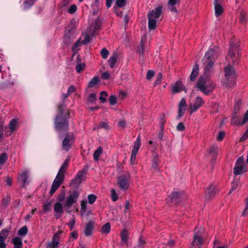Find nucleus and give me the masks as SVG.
<instances>
[{
    "mask_svg": "<svg viewBox=\"0 0 248 248\" xmlns=\"http://www.w3.org/2000/svg\"><path fill=\"white\" fill-rule=\"evenodd\" d=\"M125 4V0H116V5L119 7H124Z\"/></svg>",
    "mask_w": 248,
    "mask_h": 248,
    "instance_id": "3c124183",
    "label": "nucleus"
},
{
    "mask_svg": "<svg viewBox=\"0 0 248 248\" xmlns=\"http://www.w3.org/2000/svg\"><path fill=\"white\" fill-rule=\"evenodd\" d=\"M248 121V110L244 115V118H242L239 116H234L232 120V123L236 125H243Z\"/></svg>",
    "mask_w": 248,
    "mask_h": 248,
    "instance_id": "2eb2a0df",
    "label": "nucleus"
},
{
    "mask_svg": "<svg viewBox=\"0 0 248 248\" xmlns=\"http://www.w3.org/2000/svg\"><path fill=\"white\" fill-rule=\"evenodd\" d=\"M78 234L77 232H73L70 237V240H72V239H75L78 238Z\"/></svg>",
    "mask_w": 248,
    "mask_h": 248,
    "instance_id": "69168bd1",
    "label": "nucleus"
},
{
    "mask_svg": "<svg viewBox=\"0 0 248 248\" xmlns=\"http://www.w3.org/2000/svg\"><path fill=\"white\" fill-rule=\"evenodd\" d=\"M239 183L238 180H236L232 184V187L229 191V194L231 193L233 190L236 189Z\"/></svg>",
    "mask_w": 248,
    "mask_h": 248,
    "instance_id": "6e6d98bb",
    "label": "nucleus"
},
{
    "mask_svg": "<svg viewBox=\"0 0 248 248\" xmlns=\"http://www.w3.org/2000/svg\"><path fill=\"white\" fill-rule=\"evenodd\" d=\"M101 55L102 57L106 59L107 58L108 55L109 54L108 50L106 48H103L101 52H100Z\"/></svg>",
    "mask_w": 248,
    "mask_h": 248,
    "instance_id": "c03bdc74",
    "label": "nucleus"
},
{
    "mask_svg": "<svg viewBox=\"0 0 248 248\" xmlns=\"http://www.w3.org/2000/svg\"><path fill=\"white\" fill-rule=\"evenodd\" d=\"M85 171L83 170L79 171L76 175L75 179L72 181V185L78 187L80 184L84 180L85 176Z\"/></svg>",
    "mask_w": 248,
    "mask_h": 248,
    "instance_id": "f8f14e48",
    "label": "nucleus"
},
{
    "mask_svg": "<svg viewBox=\"0 0 248 248\" xmlns=\"http://www.w3.org/2000/svg\"><path fill=\"white\" fill-rule=\"evenodd\" d=\"M146 245L145 241L142 237L139 239L137 245L134 248H144Z\"/></svg>",
    "mask_w": 248,
    "mask_h": 248,
    "instance_id": "c9c22d12",
    "label": "nucleus"
},
{
    "mask_svg": "<svg viewBox=\"0 0 248 248\" xmlns=\"http://www.w3.org/2000/svg\"><path fill=\"white\" fill-rule=\"evenodd\" d=\"M148 18V28L149 30H155L156 26V22L157 20L152 18L151 17Z\"/></svg>",
    "mask_w": 248,
    "mask_h": 248,
    "instance_id": "7c9ffc66",
    "label": "nucleus"
},
{
    "mask_svg": "<svg viewBox=\"0 0 248 248\" xmlns=\"http://www.w3.org/2000/svg\"><path fill=\"white\" fill-rule=\"evenodd\" d=\"M162 6L159 5L155 8V9L149 11L148 13V17H151L152 18L158 20L162 14Z\"/></svg>",
    "mask_w": 248,
    "mask_h": 248,
    "instance_id": "4468645a",
    "label": "nucleus"
},
{
    "mask_svg": "<svg viewBox=\"0 0 248 248\" xmlns=\"http://www.w3.org/2000/svg\"><path fill=\"white\" fill-rule=\"evenodd\" d=\"M178 2V0H169V8L171 11L176 12V9L174 5Z\"/></svg>",
    "mask_w": 248,
    "mask_h": 248,
    "instance_id": "f704fd0d",
    "label": "nucleus"
},
{
    "mask_svg": "<svg viewBox=\"0 0 248 248\" xmlns=\"http://www.w3.org/2000/svg\"><path fill=\"white\" fill-rule=\"evenodd\" d=\"M206 199H211L215 194V187L213 185H210V186L206 190Z\"/></svg>",
    "mask_w": 248,
    "mask_h": 248,
    "instance_id": "5701e85b",
    "label": "nucleus"
},
{
    "mask_svg": "<svg viewBox=\"0 0 248 248\" xmlns=\"http://www.w3.org/2000/svg\"><path fill=\"white\" fill-rule=\"evenodd\" d=\"M100 27V23L98 20L96 19L89 23L86 31L84 33V39L82 41L83 44H87L90 42L93 36L95 34L96 31Z\"/></svg>",
    "mask_w": 248,
    "mask_h": 248,
    "instance_id": "7ed1b4c3",
    "label": "nucleus"
},
{
    "mask_svg": "<svg viewBox=\"0 0 248 248\" xmlns=\"http://www.w3.org/2000/svg\"><path fill=\"white\" fill-rule=\"evenodd\" d=\"M218 48L214 46L208 50L203 59L205 72L198 79L196 87L205 94L211 93L215 87V84L208 78V77L214 62L218 56Z\"/></svg>",
    "mask_w": 248,
    "mask_h": 248,
    "instance_id": "f257e3e1",
    "label": "nucleus"
},
{
    "mask_svg": "<svg viewBox=\"0 0 248 248\" xmlns=\"http://www.w3.org/2000/svg\"><path fill=\"white\" fill-rule=\"evenodd\" d=\"M99 100L102 102L104 103L106 101V97L108 96V93L105 91H102L100 93Z\"/></svg>",
    "mask_w": 248,
    "mask_h": 248,
    "instance_id": "a19ab883",
    "label": "nucleus"
},
{
    "mask_svg": "<svg viewBox=\"0 0 248 248\" xmlns=\"http://www.w3.org/2000/svg\"><path fill=\"white\" fill-rule=\"evenodd\" d=\"M238 47L239 45L237 41L231 42L229 54L227 57L229 63L235 64L238 62L239 60Z\"/></svg>",
    "mask_w": 248,
    "mask_h": 248,
    "instance_id": "20e7f679",
    "label": "nucleus"
},
{
    "mask_svg": "<svg viewBox=\"0 0 248 248\" xmlns=\"http://www.w3.org/2000/svg\"><path fill=\"white\" fill-rule=\"evenodd\" d=\"M118 184L121 190H126L130 186V176L129 175L120 176L118 179Z\"/></svg>",
    "mask_w": 248,
    "mask_h": 248,
    "instance_id": "0eeeda50",
    "label": "nucleus"
},
{
    "mask_svg": "<svg viewBox=\"0 0 248 248\" xmlns=\"http://www.w3.org/2000/svg\"><path fill=\"white\" fill-rule=\"evenodd\" d=\"M155 75V72L153 70H148L147 75L146 78L148 80H151Z\"/></svg>",
    "mask_w": 248,
    "mask_h": 248,
    "instance_id": "8fccbe9b",
    "label": "nucleus"
},
{
    "mask_svg": "<svg viewBox=\"0 0 248 248\" xmlns=\"http://www.w3.org/2000/svg\"><path fill=\"white\" fill-rule=\"evenodd\" d=\"M93 223L92 222H88L85 227L84 233L86 236H90L92 234L93 231Z\"/></svg>",
    "mask_w": 248,
    "mask_h": 248,
    "instance_id": "cd10ccee",
    "label": "nucleus"
},
{
    "mask_svg": "<svg viewBox=\"0 0 248 248\" xmlns=\"http://www.w3.org/2000/svg\"><path fill=\"white\" fill-rule=\"evenodd\" d=\"M121 238L122 242L123 243L128 245V240L129 238V233L128 231L124 229L121 233Z\"/></svg>",
    "mask_w": 248,
    "mask_h": 248,
    "instance_id": "c85d7f7f",
    "label": "nucleus"
},
{
    "mask_svg": "<svg viewBox=\"0 0 248 248\" xmlns=\"http://www.w3.org/2000/svg\"><path fill=\"white\" fill-rule=\"evenodd\" d=\"M56 238V237H53L52 241L47 244L46 248H58L60 239Z\"/></svg>",
    "mask_w": 248,
    "mask_h": 248,
    "instance_id": "c756f323",
    "label": "nucleus"
},
{
    "mask_svg": "<svg viewBox=\"0 0 248 248\" xmlns=\"http://www.w3.org/2000/svg\"><path fill=\"white\" fill-rule=\"evenodd\" d=\"M224 10L220 4H215V15L217 17L220 16L223 12Z\"/></svg>",
    "mask_w": 248,
    "mask_h": 248,
    "instance_id": "473e14b6",
    "label": "nucleus"
},
{
    "mask_svg": "<svg viewBox=\"0 0 248 248\" xmlns=\"http://www.w3.org/2000/svg\"><path fill=\"white\" fill-rule=\"evenodd\" d=\"M28 232V228L26 226H23L19 229L18 234L20 236H25Z\"/></svg>",
    "mask_w": 248,
    "mask_h": 248,
    "instance_id": "ea45409f",
    "label": "nucleus"
},
{
    "mask_svg": "<svg viewBox=\"0 0 248 248\" xmlns=\"http://www.w3.org/2000/svg\"><path fill=\"white\" fill-rule=\"evenodd\" d=\"M99 128H104L106 129L109 128V125L108 122H101L99 126Z\"/></svg>",
    "mask_w": 248,
    "mask_h": 248,
    "instance_id": "864d4df0",
    "label": "nucleus"
},
{
    "mask_svg": "<svg viewBox=\"0 0 248 248\" xmlns=\"http://www.w3.org/2000/svg\"><path fill=\"white\" fill-rule=\"evenodd\" d=\"M75 91H76L75 87L73 85L70 86L68 89V91H67L68 94L70 95L72 93L75 92Z\"/></svg>",
    "mask_w": 248,
    "mask_h": 248,
    "instance_id": "0e129e2a",
    "label": "nucleus"
},
{
    "mask_svg": "<svg viewBox=\"0 0 248 248\" xmlns=\"http://www.w3.org/2000/svg\"><path fill=\"white\" fill-rule=\"evenodd\" d=\"M203 230L202 229L200 232H198L197 229H196L195 234L193 236V241L192 245L193 246H201L202 244L203 238L201 234L203 233Z\"/></svg>",
    "mask_w": 248,
    "mask_h": 248,
    "instance_id": "ddd939ff",
    "label": "nucleus"
},
{
    "mask_svg": "<svg viewBox=\"0 0 248 248\" xmlns=\"http://www.w3.org/2000/svg\"><path fill=\"white\" fill-rule=\"evenodd\" d=\"M79 193L78 191H75L70 194L66 198L65 205L67 207H70L73 204L76 203L78 198Z\"/></svg>",
    "mask_w": 248,
    "mask_h": 248,
    "instance_id": "1a4fd4ad",
    "label": "nucleus"
},
{
    "mask_svg": "<svg viewBox=\"0 0 248 248\" xmlns=\"http://www.w3.org/2000/svg\"><path fill=\"white\" fill-rule=\"evenodd\" d=\"M245 203L246 207L244 210L242 212V215L244 216H246L248 215V196L245 200Z\"/></svg>",
    "mask_w": 248,
    "mask_h": 248,
    "instance_id": "a18cd8bd",
    "label": "nucleus"
},
{
    "mask_svg": "<svg viewBox=\"0 0 248 248\" xmlns=\"http://www.w3.org/2000/svg\"><path fill=\"white\" fill-rule=\"evenodd\" d=\"M64 177L57 175L51 186L50 194L52 195L61 186L63 182Z\"/></svg>",
    "mask_w": 248,
    "mask_h": 248,
    "instance_id": "f3484780",
    "label": "nucleus"
},
{
    "mask_svg": "<svg viewBox=\"0 0 248 248\" xmlns=\"http://www.w3.org/2000/svg\"><path fill=\"white\" fill-rule=\"evenodd\" d=\"M184 89V86L180 81H177L172 85V91L173 93H177Z\"/></svg>",
    "mask_w": 248,
    "mask_h": 248,
    "instance_id": "412c9836",
    "label": "nucleus"
},
{
    "mask_svg": "<svg viewBox=\"0 0 248 248\" xmlns=\"http://www.w3.org/2000/svg\"><path fill=\"white\" fill-rule=\"evenodd\" d=\"M111 192V196L112 198V200L114 202L116 201L118 199V196L117 194L116 193L115 189H112L110 190Z\"/></svg>",
    "mask_w": 248,
    "mask_h": 248,
    "instance_id": "49530a36",
    "label": "nucleus"
},
{
    "mask_svg": "<svg viewBox=\"0 0 248 248\" xmlns=\"http://www.w3.org/2000/svg\"><path fill=\"white\" fill-rule=\"evenodd\" d=\"M118 59V54L117 53H113L112 56L109 58L108 60V63L109 65L110 68H113L117 61Z\"/></svg>",
    "mask_w": 248,
    "mask_h": 248,
    "instance_id": "b1692460",
    "label": "nucleus"
},
{
    "mask_svg": "<svg viewBox=\"0 0 248 248\" xmlns=\"http://www.w3.org/2000/svg\"><path fill=\"white\" fill-rule=\"evenodd\" d=\"M96 196L94 194H90L88 196V202L93 204L96 200Z\"/></svg>",
    "mask_w": 248,
    "mask_h": 248,
    "instance_id": "79ce46f5",
    "label": "nucleus"
},
{
    "mask_svg": "<svg viewBox=\"0 0 248 248\" xmlns=\"http://www.w3.org/2000/svg\"><path fill=\"white\" fill-rule=\"evenodd\" d=\"M96 100V95L94 93H91L88 98V101L89 102L93 103Z\"/></svg>",
    "mask_w": 248,
    "mask_h": 248,
    "instance_id": "603ef678",
    "label": "nucleus"
},
{
    "mask_svg": "<svg viewBox=\"0 0 248 248\" xmlns=\"http://www.w3.org/2000/svg\"><path fill=\"white\" fill-rule=\"evenodd\" d=\"M143 45H144V42H143V40L142 38H141V47L139 49V52L140 53V55H143L144 54V52H143Z\"/></svg>",
    "mask_w": 248,
    "mask_h": 248,
    "instance_id": "680f3d73",
    "label": "nucleus"
},
{
    "mask_svg": "<svg viewBox=\"0 0 248 248\" xmlns=\"http://www.w3.org/2000/svg\"><path fill=\"white\" fill-rule=\"evenodd\" d=\"M110 231V225L109 223H107L103 226L101 232L103 233H108Z\"/></svg>",
    "mask_w": 248,
    "mask_h": 248,
    "instance_id": "4c0bfd02",
    "label": "nucleus"
},
{
    "mask_svg": "<svg viewBox=\"0 0 248 248\" xmlns=\"http://www.w3.org/2000/svg\"><path fill=\"white\" fill-rule=\"evenodd\" d=\"M176 129L178 131H182L184 130L185 129V127L184 126V124L182 122L179 123L176 127Z\"/></svg>",
    "mask_w": 248,
    "mask_h": 248,
    "instance_id": "bf43d9fd",
    "label": "nucleus"
},
{
    "mask_svg": "<svg viewBox=\"0 0 248 248\" xmlns=\"http://www.w3.org/2000/svg\"><path fill=\"white\" fill-rule=\"evenodd\" d=\"M36 0H24L23 8L24 9L29 8L31 6Z\"/></svg>",
    "mask_w": 248,
    "mask_h": 248,
    "instance_id": "58836bf2",
    "label": "nucleus"
},
{
    "mask_svg": "<svg viewBox=\"0 0 248 248\" xmlns=\"http://www.w3.org/2000/svg\"><path fill=\"white\" fill-rule=\"evenodd\" d=\"M18 127V121L17 119H13L11 120L9 124V127L5 128V133L7 136L11 135L14 131L16 130Z\"/></svg>",
    "mask_w": 248,
    "mask_h": 248,
    "instance_id": "9b49d317",
    "label": "nucleus"
},
{
    "mask_svg": "<svg viewBox=\"0 0 248 248\" xmlns=\"http://www.w3.org/2000/svg\"><path fill=\"white\" fill-rule=\"evenodd\" d=\"M85 68V64L84 63H78L76 66V71L78 73H80Z\"/></svg>",
    "mask_w": 248,
    "mask_h": 248,
    "instance_id": "37998d69",
    "label": "nucleus"
},
{
    "mask_svg": "<svg viewBox=\"0 0 248 248\" xmlns=\"http://www.w3.org/2000/svg\"><path fill=\"white\" fill-rule=\"evenodd\" d=\"M225 136V133L223 131H221L219 133L217 139L218 140H222Z\"/></svg>",
    "mask_w": 248,
    "mask_h": 248,
    "instance_id": "774afa93",
    "label": "nucleus"
},
{
    "mask_svg": "<svg viewBox=\"0 0 248 248\" xmlns=\"http://www.w3.org/2000/svg\"><path fill=\"white\" fill-rule=\"evenodd\" d=\"M50 203H47L43 205V211L44 212H48L50 210Z\"/></svg>",
    "mask_w": 248,
    "mask_h": 248,
    "instance_id": "4d7b16f0",
    "label": "nucleus"
},
{
    "mask_svg": "<svg viewBox=\"0 0 248 248\" xmlns=\"http://www.w3.org/2000/svg\"><path fill=\"white\" fill-rule=\"evenodd\" d=\"M77 9V8L76 5H72L68 9V12L70 14H73L76 11Z\"/></svg>",
    "mask_w": 248,
    "mask_h": 248,
    "instance_id": "052dcab7",
    "label": "nucleus"
},
{
    "mask_svg": "<svg viewBox=\"0 0 248 248\" xmlns=\"http://www.w3.org/2000/svg\"><path fill=\"white\" fill-rule=\"evenodd\" d=\"M73 141V138L72 136H67L62 142V149L65 151H68Z\"/></svg>",
    "mask_w": 248,
    "mask_h": 248,
    "instance_id": "6ab92c4d",
    "label": "nucleus"
},
{
    "mask_svg": "<svg viewBox=\"0 0 248 248\" xmlns=\"http://www.w3.org/2000/svg\"><path fill=\"white\" fill-rule=\"evenodd\" d=\"M14 245V248H22L23 243L22 239L19 237L14 238L12 241Z\"/></svg>",
    "mask_w": 248,
    "mask_h": 248,
    "instance_id": "393cba45",
    "label": "nucleus"
},
{
    "mask_svg": "<svg viewBox=\"0 0 248 248\" xmlns=\"http://www.w3.org/2000/svg\"><path fill=\"white\" fill-rule=\"evenodd\" d=\"M108 100L110 105H114L117 102V98L115 95H112L109 96Z\"/></svg>",
    "mask_w": 248,
    "mask_h": 248,
    "instance_id": "de8ad7c7",
    "label": "nucleus"
},
{
    "mask_svg": "<svg viewBox=\"0 0 248 248\" xmlns=\"http://www.w3.org/2000/svg\"><path fill=\"white\" fill-rule=\"evenodd\" d=\"M204 104L202 97H197L194 100L190 103L189 111L190 114L196 111Z\"/></svg>",
    "mask_w": 248,
    "mask_h": 248,
    "instance_id": "6e6552de",
    "label": "nucleus"
},
{
    "mask_svg": "<svg viewBox=\"0 0 248 248\" xmlns=\"http://www.w3.org/2000/svg\"><path fill=\"white\" fill-rule=\"evenodd\" d=\"M68 159H66L60 168L57 174L58 175L64 177L65 172L68 167Z\"/></svg>",
    "mask_w": 248,
    "mask_h": 248,
    "instance_id": "a878e982",
    "label": "nucleus"
},
{
    "mask_svg": "<svg viewBox=\"0 0 248 248\" xmlns=\"http://www.w3.org/2000/svg\"><path fill=\"white\" fill-rule=\"evenodd\" d=\"M199 68L198 64L194 65L192 72L190 76V80L191 81H195L199 75Z\"/></svg>",
    "mask_w": 248,
    "mask_h": 248,
    "instance_id": "4be33fe9",
    "label": "nucleus"
},
{
    "mask_svg": "<svg viewBox=\"0 0 248 248\" xmlns=\"http://www.w3.org/2000/svg\"><path fill=\"white\" fill-rule=\"evenodd\" d=\"M29 173V170L27 169L23 170L18 173L17 176L18 181L22 186H24L28 184Z\"/></svg>",
    "mask_w": 248,
    "mask_h": 248,
    "instance_id": "9d476101",
    "label": "nucleus"
},
{
    "mask_svg": "<svg viewBox=\"0 0 248 248\" xmlns=\"http://www.w3.org/2000/svg\"><path fill=\"white\" fill-rule=\"evenodd\" d=\"M75 220L74 219H72L69 222L68 225L70 227L71 230H72L73 229L75 225Z\"/></svg>",
    "mask_w": 248,
    "mask_h": 248,
    "instance_id": "338daca9",
    "label": "nucleus"
},
{
    "mask_svg": "<svg viewBox=\"0 0 248 248\" xmlns=\"http://www.w3.org/2000/svg\"><path fill=\"white\" fill-rule=\"evenodd\" d=\"M218 149V147L217 145H213L212 146L209 150V154L211 155L212 157H214L217 155V150Z\"/></svg>",
    "mask_w": 248,
    "mask_h": 248,
    "instance_id": "e433bc0d",
    "label": "nucleus"
},
{
    "mask_svg": "<svg viewBox=\"0 0 248 248\" xmlns=\"http://www.w3.org/2000/svg\"><path fill=\"white\" fill-rule=\"evenodd\" d=\"M100 82L99 78L98 76L94 77L89 83L88 87L93 88L98 84Z\"/></svg>",
    "mask_w": 248,
    "mask_h": 248,
    "instance_id": "2f4dec72",
    "label": "nucleus"
},
{
    "mask_svg": "<svg viewBox=\"0 0 248 248\" xmlns=\"http://www.w3.org/2000/svg\"><path fill=\"white\" fill-rule=\"evenodd\" d=\"M162 78V74L161 73H159L157 75V77L154 83V85L155 86L156 85L160 84L161 82Z\"/></svg>",
    "mask_w": 248,
    "mask_h": 248,
    "instance_id": "5fc2aeb1",
    "label": "nucleus"
},
{
    "mask_svg": "<svg viewBox=\"0 0 248 248\" xmlns=\"http://www.w3.org/2000/svg\"><path fill=\"white\" fill-rule=\"evenodd\" d=\"M54 210L55 212V216L56 217H60L63 212L62 204L60 202H56L54 204Z\"/></svg>",
    "mask_w": 248,
    "mask_h": 248,
    "instance_id": "aec40b11",
    "label": "nucleus"
},
{
    "mask_svg": "<svg viewBox=\"0 0 248 248\" xmlns=\"http://www.w3.org/2000/svg\"><path fill=\"white\" fill-rule=\"evenodd\" d=\"M109 77H110V74H109V72H108V71L105 72L102 74V78L104 79H108L109 78Z\"/></svg>",
    "mask_w": 248,
    "mask_h": 248,
    "instance_id": "e2e57ef3",
    "label": "nucleus"
},
{
    "mask_svg": "<svg viewBox=\"0 0 248 248\" xmlns=\"http://www.w3.org/2000/svg\"><path fill=\"white\" fill-rule=\"evenodd\" d=\"M158 158L156 157V158H155L153 160V162H152V167L153 168L155 169H157V166H158Z\"/></svg>",
    "mask_w": 248,
    "mask_h": 248,
    "instance_id": "13d9d810",
    "label": "nucleus"
},
{
    "mask_svg": "<svg viewBox=\"0 0 248 248\" xmlns=\"http://www.w3.org/2000/svg\"><path fill=\"white\" fill-rule=\"evenodd\" d=\"M225 77L226 81L223 84L228 87H231L234 84L236 78L235 71L233 67L229 64L224 68Z\"/></svg>",
    "mask_w": 248,
    "mask_h": 248,
    "instance_id": "39448f33",
    "label": "nucleus"
},
{
    "mask_svg": "<svg viewBox=\"0 0 248 248\" xmlns=\"http://www.w3.org/2000/svg\"><path fill=\"white\" fill-rule=\"evenodd\" d=\"M140 137L139 136L135 142L134 146L132 150V152L131 155H137L140 147Z\"/></svg>",
    "mask_w": 248,
    "mask_h": 248,
    "instance_id": "bb28decb",
    "label": "nucleus"
},
{
    "mask_svg": "<svg viewBox=\"0 0 248 248\" xmlns=\"http://www.w3.org/2000/svg\"><path fill=\"white\" fill-rule=\"evenodd\" d=\"M10 231L7 229H2L0 232V248H6L5 240L8 236Z\"/></svg>",
    "mask_w": 248,
    "mask_h": 248,
    "instance_id": "dca6fc26",
    "label": "nucleus"
},
{
    "mask_svg": "<svg viewBox=\"0 0 248 248\" xmlns=\"http://www.w3.org/2000/svg\"><path fill=\"white\" fill-rule=\"evenodd\" d=\"M186 105L185 99L182 98L179 104L177 119H180L184 115L186 110Z\"/></svg>",
    "mask_w": 248,
    "mask_h": 248,
    "instance_id": "a211bd4d",
    "label": "nucleus"
},
{
    "mask_svg": "<svg viewBox=\"0 0 248 248\" xmlns=\"http://www.w3.org/2000/svg\"><path fill=\"white\" fill-rule=\"evenodd\" d=\"M7 159V156L6 154L5 153H3L0 155V165H2L4 163L6 160Z\"/></svg>",
    "mask_w": 248,
    "mask_h": 248,
    "instance_id": "09e8293b",
    "label": "nucleus"
},
{
    "mask_svg": "<svg viewBox=\"0 0 248 248\" xmlns=\"http://www.w3.org/2000/svg\"><path fill=\"white\" fill-rule=\"evenodd\" d=\"M63 108V106L60 107V113L57 116L55 121V128L59 131L65 130L68 127V122L66 120L68 114L67 112L64 113Z\"/></svg>",
    "mask_w": 248,
    "mask_h": 248,
    "instance_id": "f03ea898",
    "label": "nucleus"
},
{
    "mask_svg": "<svg viewBox=\"0 0 248 248\" xmlns=\"http://www.w3.org/2000/svg\"><path fill=\"white\" fill-rule=\"evenodd\" d=\"M248 171V164L242 157H239L236 161L233 169V172L235 175H239Z\"/></svg>",
    "mask_w": 248,
    "mask_h": 248,
    "instance_id": "423d86ee",
    "label": "nucleus"
},
{
    "mask_svg": "<svg viewBox=\"0 0 248 248\" xmlns=\"http://www.w3.org/2000/svg\"><path fill=\"white\" fill-rule=\"evenodd\" d=\"M103 153V149L101 147H99L97 148L96 150L94 152L93 154V159L95 160H98L99 157L100 155L102 154Z\"/></svg>",
    "mask_w": 248,
    "mask_h": 248,
    "instance_id": "72a5a7b5",
    "label": "nucleus"
}]
</instances>
